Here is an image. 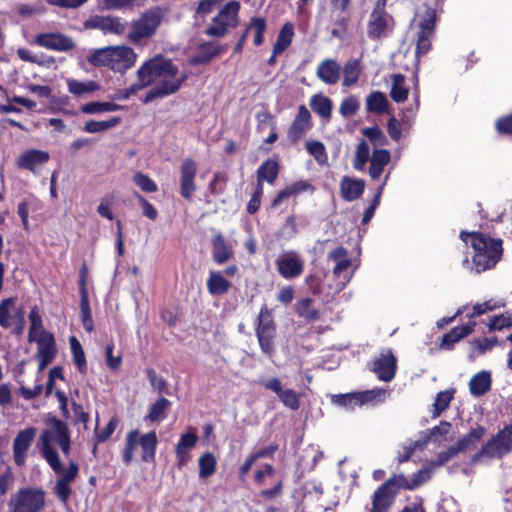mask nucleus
<instances>
[{
    "label": "nucleus",
    "instance_id": "obj_11",
    "mask_svg": "<svg viewBox=\"0 0 512 512\" xmlns=\"http://www.w3.org/2000/svg\"><path fill=\"white\" fill-rule=\"evenodd\" d=\"M385 394L386 392L383 389H371L360 392L337 394L333 396L332 401L338 406L353 411L356 407H362L366 404L376 405L384 402Z\"/></svg>",
    "mask_w": 512,
    "mask_h": 512
},
{
    "label": "nucleus",
    "instance_id": "obj_58",
    "mask_svg": "<svg viewBox=\"0 0 512 512\" xmlns=\"http://www.w3.org/2000/svg\"><path fill=\"white\" fill-rule=\"evenodd\" d=\"M451 430V423L441 421L439 425L424 431L432 442H436L440 437L447 435Z\"/></svg>",
    "mask_w": 512,
    "mask_h": 512
},
{
    "label": "nucleus",
    "instance_id": "obj_19",
    "mask_svg": "<svg viewBox=\"0 0 512 512\" xmlns=\"http://www.w3.org/2000/svg\"><path fill=\"white\" fill-rule=\"evenodd\" d=\"M260 384L266 389L273 391L285 407L293 411L300 408L301 394L293 389H283L279 378L273 377L266 381H260Z\"/></svg>",
    "mask_w": 512,
    "mask_h": 512
},
{
    "label": "nucleus",
    "instance_id": "obj_63",
    "mask_svg": "<svg viewBox=\"0 0 512 512\" xmlns=\"http://www.w3.org/2000/svg\"><path fill=\"white\" fill-rule=\"evenodd\" d=\"M358 109V100L355 97L350 96L348 98L343 99V101L340 104L339 112L342 116L349 117L355 115Z\"/></svg>",
    "mask_w": 512,
    "mask_h": 512
},
{
    "label": "nucleus",
    "instance_id": "obj_8",
    "mask_svg": "<svg viewBox=\"0 0 512 512\" xmlns=\"http://www.w3.org/2000/svg\"><path fill=\"white\" fill-rule=\"evenodd\" d=\"M255 335L263 354L272 357L275 354L277 325L272 311L266 305L262 306L255 324Z\"/></svg>",
    "mask_w": 512,
    "mask_h": 512
},
{
    "label": "nucleus",
    "instance_id": "obj_41",
    "mask_svg": "<svg viewBox=\"0 0 512 512\" xmlns=\"http://www.w3.org/2000/svg\"><path fill=\"white\" fill-rule=\"evenodd\" d=\"M171 406V402L165 398L160 397L155 403L150 405L148 414L145 419L151 422H161L167 417L166 410Z\"/></svg>",
    "mask_w": 512,
    "mask_h": 512
},
{
    "label": "nucleus",
    "instance_id": "obj_7",
    "mask_svg": "<svg viewBox=\"0 0 512 512\" xmlns=\"http://www.w3.org/2000/svg\"><path fill=\"white\" fill-rule=\"evenodd\" d=\"M47 493L42 487L19 488L8 501L9 512H42L46 506Z\"/></svg>",
    "mask_w": 512,
    "mask_h": 512
},
{
    "label": "nucleus",
    "instance_id": "obj_43",
    "mask_svg": "<svg viewBox=\"0 0 512 512\" xmlns=\"http://www.w3.org/2000/svg\"><path fill=\"white\" fill-rule=\"evenodd\" d=\"M435 7L425 6L423 17L419 23V34L434 35L437 21Z\"/></svg>",
    "mask_w": 512,
    "mask_h": 512
},
{
    "label": "nucleus",
    "instance_id": "obj_38",
    "mask_svg": "<svg viewBox=\"0 0 512 512\" xmlns=\"http://www.w3.org/2000/svg\"><path fill=\"white\" fill-rule=\"evenodd\" d=\"M294 36V26L291 22H286L273 45L274 54H282L292 43Z\"/></svg>",
    "mask_w": 512,
    "mask_h": 512
},
{
    "label": "nucleus",
    "instance_id": "obj_2",
    "mask_svg": "<svg viewBox=\"0 0 512 512\" xmlns=\"http://www.w3.org/2000/svg\"><path fill=\"white\" fill-rule=\"evenodd\" d=\"M187 77L185 73L179 75V68L172 59L166 58L162 54H156L140 66L137 70L138 81L126 89L132 96L158 81L159 83L151 88L142 100L143 104H148L155 99H162L177 93Z\"/></svg>",
    "mask_w": 512,
    "mask_h": 512
},
{
    "label": "nucleus",
    "instance_id": "obj_16",
    "mask_svg": "<svg viewBox=\"0 0 512 512\" xmlns=\"http://www.w3.org/2000/svg\"><path fill=\"white\" fill-rule=\"evenodd\" d=\"M38 344L37 358L39 359V371L48 366L57 354L55 339L52 333L40 331L34 341Z\"/></svg>",
    "mask_w": 512,
    "mask_h": 512
},
{
    "label": "nucleus",
    "instance_id": "obj_46",
    "mask_svg": "<svg viewBox=\"0 0 512 512\" xmlns=\"http://www.w3.org/2000/svg\"><path fill=\"white\" fill-rule=\"evenodd\" d=\"M199 477L205 479L216 471L217 460L212 452L203 453L198 459Z\"/></svg>",
    "mask_w": 512,
    "mask_h": 512
},
{
    "label": "nucleus",
    "instance_id": "obj_54",
    "mask_svg": "<svg viewBox=\"0 0 512 512\" xmlns=\"http://www.w3.org/2000/svg\"><path fill=\"white\" fill-rule=\"evenodd\" d=\"M306 149L319 164H323L327 161L328 156L325 145L320 141H308L306 142Z\"/></svg>",
    "mask_w": 512,
    "mask_h": 512
},
{
    "label": "nucleus",
    "instance_id": "obj_23",
    "mask_svg": "<svg viewBox=\"0 0 512 512\" xmlns=\"http://www.w3.org/2000/svg\"><path fill=\"white\" fill-rule=\"evenodd\" d=\"M278 273L285 279H294L302 275L304 262L297 256H281L275 261Z\"/></svg>",
    "mask_w": 512,
    "mask_h": 512
},
{
    "label": "nucleus",
    "instance_id": "obj_26",
    "mask_svg": "<svg viewBox=\"0 0 512 512\" xmlns=\"http://www.w3.org/2000/svg\"><path fill=\"white\" fill-rule=\"evenodd\" d=\"M475 326L476 322L469 321L464 325L452 328L448 333L442 336L439 347L444 350H452L457 342L474 331Z\"/></svg>",
    "mask_w": 512,
    "mask_h": 512
},
{
    "label": "nucleus",
    "instance_id": "obj_49",
    "mask_svg": "<svg viewBox=\"0 0 512 512\" xmlns=\"http://www.w3.org/2000/svg\"><path fill=\"white\" fill-rule=\"evenodd\" d=\"M267 28L266 20L262 17H254L251 19L249 25L245 30L254 31V40L253 43L255 46H260L264 42V33Z\"/></svg>",
    "mask_w": 512,
    "mask_h": 512
},
{
    "label": "nucleus",
    "instance_id": "obj_22",
    "mask_svg": "<svg viewBox=\"0 0 512 512\" xmlns=\"http://www.w3.org/2000/svg\"><path fill=\"white\" fill-rule=\"evenodd\" d=\"M212 259L218 264H224L234 256L232 244L221 232H217L211 238Z\"/></svg>",
    "mask_w": 512,
    "mask_h": 512
},
{
    "label": "nucleus",
    "instance_id": "obj_53",
    "mask_svg": "<svg viewBox=\"0 0 512 512\" xmlns=\"http://www.w3.org/2000/svg\"><path fill=\"white\" fill-rule=\"evenodd\" d=\"M369 146L365 140H361L357 145L356 155L353 160V167L356 170H362L369 159Z\"/></svg>",
    "mask_w": 512,
    "mask_h": 512
},
{
    "label": "nucleus",
    "instance_id": "obj_13",
    "mask_svg": "<svg viewBox=\"0 0 512 512\" xmlns=\"http://www.w3.org/2000/svg\"><path fill=\"white\" fill-rule=\"evenodd\" d=\"M37 429L33 426L20 430L13 441V459L18 467L26 463L27 453L36 436Z\"/></svg>",
    "mask_w": 512,
    "mask_h": 512
},
{
    "label": "nucleus",
    "instance_id": "obj_30",
    "mask_svg": "<svg viewBox=\"0 0 512 512\" xmlns=\"http://www.w3.org/2000/svg\"><path fill=\"white\" fill-rule=\"evenodd\" d=\"M280 172V165L274 159H267L257 169V183L256 185L263 186L266 181L269 184H274Z\"/></svg>",
    "mask_w": 512,
    "mask_h": 512
},
{
    "label": "nucleus",
    "instance_id": "obj_29",
    "mask_svg": "<svg viewBox=\"0 0 512 512\" xmlns=\"http://www.w3.org/2000/svg\"><path fill=\"white\" fill-rule=\"evenodd\" d=\"M88 267L84 262L79 269L80 316L92 314L88 294Z\"/></svg>",
    "mask_w": 512,
    "mask_h": 512
},
{
    "label": "nucleus",
    "instance_id": "obj_47",
    "mask_svg": "<svg viewBox=\"0 0 512 512\" xmlns=\"http://www.w3.org/2000/svg\"><path fill=\"white\" fill-rule=\"evenodd\" d=\"M67 86L68 91L75 96H81L85 93L94 92L100 88L99 84L92 80L81 82L75 79H68Z\"/></svg>",
    "mask_w": 512,
    "mask_h": 512
},
{
    "label": "nucleus",
    "instance_id": "obj_45",
    "mask_svg": "<svg viewBox=\"0 0 512 512\" xmlns=\"http://www.w3.org/2000/svg\"><path fill=\"white\" fill-rule=\"evenodd\" d=\"M408 89L405 86V77L402 74H395L393 76L392 87L390 96L396 103H403L408 98Z\"/></svg>",
    "mask_w": 512,
    "mask_h": 512
},
{
    "label": "nucleus",
    "instance_id": "obj_28",
    "mask_svg": "<svg viewBox=\"0 0 512 512\" xmlns=\"http://www.w3.org/2000/svg\"><path fill=\"white\" fill-rule=\"evenodd\" d=\"M365 190V181L344 176L340 182L341 197L352 202L361 197Z\"/></svg>",
    "mask_w": 512,
    "mask_h": 512
},
{
    "label": "nucleus",
    "instance_id": "obj_50",
    "mask_svg": "<svg viewBox=\"0 0 512 512\" xmlns=\"http://www.w3.org/2000/svg\"><path fill=\"white\" fill-rule=\"evenodd\" d=\"M453 394L454 391L450 390L440 391L437 393L432 415L434 418L440 416L441 413L449 407L451 401L453 400Z\"/></svg>",
    "mask_w": 512,
    "mask_h": 512
},
{
    "label": "nucleus",
    "instance_id": "obj_18",
    "mask_svg": "<svg viewBox=\"0 0 512 512\" xmlns=\"http://www.w3.org/2000/svg\"><path fill=\"white\" fill-rule=\"evenodd\" d=\"M33 42L37 46L60 52L70 51L75 47L70 37L57 32L40 33L35 36Z\"/></svg>",
    "mask_w": 512,
    "mask_h": 512
},
{
    "label": "nucleus",
    "instance_id": "obj_44",
    "mask_svg": "<svg viewBox=\"0 0 512 512\" xmlns=\"http://www.w3.org/2000/svg\"><path fill=\"white\" fill-rule=\"evenodd\" d=\"M366 106L369 112L381 114L388 108L386 95L381 91L371 92L366 99Z\"/></svg>",
    "mask_w": 512,
    "mask_h": 512
},
{
    "label": "nucleus",
    "instance_id": "obj_24",
    "mask_svg": "<svg viewBox=\"0 0 512 512\" xmlns=\"http://www.w3.org/2000/svg\"><path fill=\"white\" fill-rule=\"evenodd\" d=\"M50 155L47 151L38 149H29L23 152L17 159V166L21 169H27L35 172L38 165L47 163Z\"/></svg>",
    "mask_w": 512,
    "mask_h": 512
},
{
    "label": "nucleus",
    "instance_id": "obj_51",
    "mask_svg": "<svg viewBox=\"0 0 512 512\" xmlns=\"http://www.w3.org/2000/svg\"><path fill=\"white\" fill-rule=\"evenodd\" d=\"M30 329L28 334L29 342H33L38 333L43 330L42 317L38 312V308L34 306L29 313Z\"/></svg>",
    "mask_w": 512,
    "mask_h": 512
},
{
    "label": "nucleus",
    "instance_id": "obj_35",
    "mask_svg": "<svg viewBox=\"0 0 512 512\" xmlns=\"http://www.w3.org/2000/svg\"><path fill=\"white\" fill-rule=\"evenodd\" d=\"M343 81L342 86L351 87L355 85L362 73L360 60L357 58H350L346 61L343 67Z\"/></svg>",
    "mask_w": 512,
    "mask_h": 512
},
{
    "label": "nucleus",
    "instance_id": "obj_60",
    "mask_svg": "<svg viewBox=\"0 0 512 512\" xmlns=\"http://www.w3.org/2000/svg\"><path fill=\"white\" fill-rule=\"evenodd\" d=\"M364 136H366L374 145L382 146L386 143V137L382 130L378 126L366 127L362 130Z\"/></svg>",
    "mask_w": 512,
    "mask_h": 512
},
{
    "label": "nucleus",
    "instance_id": "obj_32",
    "mask_svg": "<svg viewBox=\"0 0 512 512\" xmlns=\"http://www.w3.org/2000/svg\"><path fill=\"white\" fill-rule=\"evenodd\" d=\"M390 158V152L386 149H376L373 151L369 167V175L372 179L375 180L381 176Z\"/></svg>",
    "mask_w": 512,
    "mask_h": 512
},
{
    "label": "nucleus",
    "instance_id": "obj_52",
    "mask_svg": "<svg viewBox=\"0 0 512 512\" xmlns=\"http://www.w3.org/2000/svg\"><path fill=\"white\" fill-rule=\"evenodd\" d=\"M510 327H512V312L509 311L493 316L488 323L490 331L502 330Z\"/></svg>",
    "mask_w": 512,
    "mask_h": 512
},
{
    "label": "nucleus",
    "instance_id": "obj_1",
    "mask_svg": "<svg viewBox=\"0 0 512 512\" xmlns=\"http://www.w3.org/2000/svg\"><path fill=\"white\" fill-rule=\"evenodd\" d=\"M46 429L39 437L38 447L42 457L46 460L50 468L58 475L54 486V493L57 498L66 503L72 493L70 484L78 477L79 466L71 460L67 470L64 469L59 454L53 442H56L62 453L67 456L71 451V434L68 424L57 418L55 415L48 414L44 420Z\"/></svg>",
    "mask_w": 512,
    "mask_h": 512
},
{
    "label": "nucleus",
    "instance_id": "obj_14",
    "mask_svg": "<svg viewBox=\"0 0 512 512\" xmlns=\"http://www.w3.org/2000/svg\"><path fill=\"white\" fill-rule=\"evenodd\" d=\"M396 369L397 359L391 349L381 351L379 356L375 357L373 360L371 367V371H373L380 380L385 382H389L395 377Z\"/></svg>",
    "mask_w": 512,
    "mask_h": 512
},
{
    "label": "nucleus",
    "instance_id": "obj_9",
    "mask_svg": "<svg viewBox=\"0 0 512 512\" xmlns=\"http://www.w3.org/2000/svg\"><path fill=\"white\" fill-rule=\"evenodd\" d=\"M510 452H512V423L504 426L503 429H500L493 435L481 449L473 455L472 461L477 462L482 457L501 459Z\"/></svg>",
    "mask_w": 512,
    "mask_h": 512
},
{
    "label": "nucleus",
    "instance_id": "obj_34",
    "mask_svg": "<svg viewBox=\"0 0 512 512\" xmlns=\"http://www.w3.org/2000/svg\"><path fill=\"white\" fill-rule=\"evenodd\" d=\"M313 302V299L310 297L299 299L294 308L298 317L303 318L307 322L319 320L320 311L313 307Z\"/></svg>",
    "mask_w": 512,
    "mask_h": 512
},
{
    "label": "nucleus",
    "instance_id": "obj_21",
    "mask_svg": "<svg viewBox=\"0 0 512 512\" xmlns=\"http://www.w3.org/2000/svg\"><path fill=\"white\" fill-rule=\"evenodd\" d=\"M225 51L226 48L223 45L211 41L203 42L197 47L196 53L189 58L188 62L192 66L205 65Z\"/></svg>",
    "mask_w": 512,
    "mask_h": 512
},
{
    "label": "nucleus",
    "instance_id": "obj_42",
    "mask_svg": "<svg viewBox=\"0 0 512 512\" xmlns=\"http://www.w3.org/2000/svg\"><path fill=\"white\" fill-rule=\"evenodd\" d=\"M69 343L71 347L73 362L77 366L78 371L82 374H85L88 367L85 352L81 343L75 336H70Z\"/></svg>",
    "mask_w": 512,
    "mask_h": 512
},
{
    "label": "nucleus",
    "instance_id": "obj_6",
    "mask_svg": "<svg viewBox=\"0 0 512 512\" xmlns=\"http://www.w3.org/2000/svg\"><path fill=\"white\" fill-rule=\"evenodd\" d=\"M410 486L411 479H407L403 474L393 475L374 491L369 512H388L399 490H413Z\"/></svg>",
    "mask_w": 512,
    "mask_h": 512
},
{
    "label": "nucleus",
    "instance_id": "obj_10",
    "mask_svg": "<svg viewBox=\"0 0 512 512\" xmlns=\"http://www.w3.org/2000/svg\"><path fill=\"white\" fill-rule=\"evenodd\" d=\"M163 20V13L159 7L146 10L141 16L131 24V30L128 34L129 39L138 43L143 39L151 38L155 35L157 29Z\"/></svg>",
    "mask_w": 512,
    "mask_h": 512
},
{
    "label": "nucleus",
    "instance_id": "obj_15",
    "mask_svg": "<svg viewBox=\"0 0 512 512\" xmlns=\"http://www.w3.org/2000/svg\"><path fill=\"white\" fill-rule=\"evenodd\" d=\"M85 29H98L104 34L122 35L125 32L126 24L117 16L95 15L84 22Z\"/></svg>",
    "mask_w": 512,
    "mask_h": 512
},
{
    "label": "nucleus",
    "instance_id": "obj_37",
    "mask_svg": "<svg viewBox=\"0 0 512 512\" xmlns=\"http://www.w3.org/2000/svg\"><path fill=\"white\" fill-rule=\"evenodd\" d=\"M311 109L320 117L330 119L332 114L333 104L330 98L323 94H315L310 98Z\"/></svg>",
    "mask_w": 512,
    "mask_h": 512
},
{
    "label": "nucleus",
    "instance_id": "obj_20",
    "mask_svg": "<svg viewBox=\"0 0 512 512\" xmlns=\"http://www.w3.org/2000/svg\"><path fill=\"white\" fill-rule=\"evenodd\" d=\"M313 126L310 111L305 105L298 107L297 114L292 121L287 137L292 143H297Z\"/></svg>",
    "mask_w": 512,
    "mask_h": 512
},
{
    "label": "nucleus",
    "instance_id": "obj_12",
    "mask_svg": "<svg viewBox=\"0 0 512 512\" xmlns=\"http://www.w3.org/2000/svg\"><path fill=\"white\" fill-rule=\"evenodd\" d=\"M198 166L194 159L185 158L179 167V193L182 198L191 201L197 190L196 176Z\"/></svg>",
    "mask_w": 512,
    "mask_h": 512
},
{
    "label": "nucleus",
    "instance_id": "obj_62",
    "mask_svg": "<svg viewBox=\"0 0 512 512\" xmlns=\"http://www.w3.org/2000/svg\"><path fill=\"white\" fill-rule=\"evenodd\" d=\"M14 305V298H6L0 302V325L3 328H9L10 323V308Z\"/></svg>",
    "mask_w": 512,
    "mask_h": 512
},
{
    "label": "nucleus",
    "instance_id": "obj_48",
    "mask_svg": "<svg viewBox=\"0 0 512 512\" xmlns=\"http://www.w3.org/2000/svg\"><path fill=\"white\" fill-rule=\"evenodd\" d=\"M81 111L85 114H95L102 112H114L123 109V106L114 102H89L81 106Z\"/></svg>",
    "mask_w": 512,
    "mask_h": 512
},
{
    "label": "nucleus",
    "instance_id": "obj_55",
    "mask_svg": "<svg viewBox=\"0 0 512 512\" xmlns=\"http://www.w3.org/2000/svg\"><path fill=\"white\" fill-rule=\"evenodd\" d=\"M505 306V302L503 300L494 301L492 299L487 300L483 303H478L473 306V311L469 315V318H474L485 314L488 311L495 310L497 308H502Z\"/></svg>",
    "mask_w": 512,
    "mask_h": 512
},
{
    "label": "nucleus",
    "instance_id": "obj_27",
    "mask_svg": "<svg viewBox=\"0 0 512 512\" xmlns=\"http://www.w3.org/2000/svg\"><path fill=\"white\" fill-rule=\"evenodd\" d=\"M314 190V187L312 184H310L307 181L304 180H298L293 182L290 185H287L284 189L278 192L276 197L271 202V208L275 209L281 205V203L290 197H296L299 194L308 191Z\"/></svg>",
    "mask_w": 512,
    "mask_h": 512
},
{
    "label": "nucleus",
    "instance_id": "obj_56",
    "mask_svg": "<svg viewBox=\"0 0 512 512\" xmlns=\"http://www.w3.org/2000/svg\"><path fill=\"white\" fill-rule=\"evenodd\" d=\"M133 181L144 192L154 193L158 190L155 181L142 172H136L133 176Z\"/></svg>",
    "mask_w": 512,
    "mask_h": 512
},
{
    "label": "nucleus",
    "instance_id": "obj_64",
    "mask_svg": "<svg viewBox=\"0 0 512 512\" xmlns=\"http://www.w3.org/2000/svg\"><path fill=\"white\" fill-rule=\"evenodd\" d=\"M495 129L500 135H512V113L499 117Z\"/></svg>",
    "mask_w": 512,
    "mask_h": 512
},
{
    "label": "nucleus",
    "instance_id": "obj_33",
    "mask_svg": "<svg viewBox=\"0 0 512 512\" xmlns=\"http://www.w3.org/2000/svg\"><path fill=\"white\" fill-rule=\"evenodd\" d=\"M491 374L488 371L476 373L469 382V390L473 396H482L491 388Z\"/></svg>",
    "mask_w": 512,
    "mask_h": 512
},
{
    "label": "nucleus",
    "instance_id": "obj_57",
    "mask_svg": "<svg viewBox=\"0 0 512 512\" xmlns=\"http://www.w3.org/2000/svg\"><path fill=\"white\" fill-rule=\"evenodd\" d=\"M118 422H119L118 418L116 416H114L109 420V422L103 429L98 430V428L96 427L95 440L97 441V443H103V442L107 441L111 437V435L114 433V431L118 425Z\"/></svg>",
    "mask_w": 512,
    "mask_h": 512
},
{
    "label": "nucleus",
    "instance_id": "obj_61",
    "mask_svg": "<svg viewBox=\"0 0 512 512\" xmlns=\"http://www.w3.org/2000/svg\"><path fill=\"white\" fill-rule=\"evenodd\" d=\"M433 35L419 34L417 33V43L415 55L419 58L426 55L432 48L431 38Z\"/></svg>",
    "mask_w": 512,
    "mask_h": 512
},
{
    "label": "nucleus",
    "instance_id": "obj_3",
    "mask_svg": "<svg viewBox=\"0 0 512 512\" xmlns=\"http://www.w3.org/2000/svg\"><path fill=\"white\" fill-rule=\"evenodd\" d=\"M459 237L465 244L470 243L473 248L472 264L477 273L495 267L502 257L501 239L491 238L479 231L468 232L465 230L460 232Z\"/></svg>",
    "mask_w": 512,
    "mask_h": 512
},
{
    "label": "nucleus",
    "instance_id": "obj_59",
    "mask_svg": "<svg viewBox=\"0 0 512 512\" xmlns=\"http://www.w3.org/2000/svg\"><path fill=\"white\" fill-rule=\"evenodd\" d=\"M71 407L74 414L73 424L76 425L82 423L86 429L90 420L89 413L84 410V407L81 403H78L74 400L71 402Z\"/></svg>",
    "mask_w": 512,
    "mask_h": 512
},
{
    "label": "nucleus",
    "instance_id": "obj_5",
    "mask_svg": "<svg viewBox=\"0 0 512 512\" xmlns=\"http://www.w3.org/2000/svg\"><path fill=\"white\" fill-rule=\"evenodd\" d=\"M158 446V437L154 430L141 434L138 429L130 430L126 434L124 447L122 449V461L129 466L134 458V452L137 447L141 449V460L144 463H154L156 460V451Z\"/></svg>",
    "mask_w": 512,
    "mask_h": 512
},
{
    "label": "nucleus",
    "instance_id": "obj_25",
    "mask_svg": "<svg viewBox=\"0 0 512 512\" xmlns=\"http://www.w3.org/2000/svg\"><path fill=\"white\" fill-rule=\"evenodd\" d=\"M316 75L323 83L334 85L340 80L341 66L336 60L326 58L319 63Z\"/></svg>",
    "mask_w": 512,
    "mask_h": 512
},
{
    "label": "nucleus",
    "instance_id": "obj_40",
    "mask_svg": "<svg viewBox=\"0 0 512 512\" xmlns=\"http://www.w3.org/2000/svg\"><path fill=\"white\" fill-rule=\"evenodd\" d=\"M121 121L122 118L119 116H113L110 119L103 121H96L91 119L85 122L83 131L91 134L104 132L118 126Z\"/></svg>",
    "mask_w": 512,
    "mask_h": 512
},
{
    "label": "nucleus",
    "instance_id": "obj_36",
    "mask_svg": "<svg viewBox=\"0 0 512 512\" xmlns=\"http://www.w3.org/2000/svg\"><path fill=\"white\" fill-rule=\"evenodd\" d=\"M486 429L478 425L471 429L467 434L458 439L455 446L459 452H465L478 443L485 435Z\"/></svg>",
    "mask_w": 512,
    "mask_h": 512
},
{
    "label": "nucleus",
    "instance_id": "obj_31",
    "mask_svg": "<svg viewBox=\"0 0 512 512\" xmlns=\"http://www.w3.org/2000/svg\"><path fill=\"white\" fill-rule=\"evenodd\" d=\"M207 290L212 296L227 294L231 288V283L219 271H210L206 281Z\"/></svg>",
    "mask_w": 512,
    "mask_h": 512
},
{
    "label": "nucleus",
    "instance_id": "obj_39",
    "mask_svg": "<svg viewBox=\"0 0 512 512\" xmlns=\"http://www.w3.org/2000/svg\"><path fill=\"white\" fill-rule=\"evenodd\" d=\"M239 7L240 5L236 1L227 3L215 16L216 21H222L228 28L235 27L238 21Z\"/></svg>",
    "mask_w": 512,
    "mask_h": 512
},
{
    "label": "nucleus",
    "instance_id": "obj_4",
    "mask_svg": "<svg viewBox=\"0 0 512 512\" xmlns=\"http://www.w3.org/2000/svg\"><path fill=\"white\" fill-rule=\"evenodd\" d=\"M135 53L127 46L105 47L94 50L87 56V61L94 67H107L123 73L135 63Z\"/></svg>",
    "mask_w": 512,
    "mask_h": 512
},
{
    "label": "nucleus",
    "instance_id": "obj_17",
    "mask_svg": "<svg viewBox=\"0 0 512 512\" xmlns=\"http://www.w3.org/2000/svg\"><path fill=\"white\" fill-rule=\"evenodd\" d=\"M392 20L391 15L381 6L378 9H373L367 24L368 37L371 40H379L385 37Z\"/></svg>",
    "mask_w": 512,
    "mask_h": 512
}]
</instances>
